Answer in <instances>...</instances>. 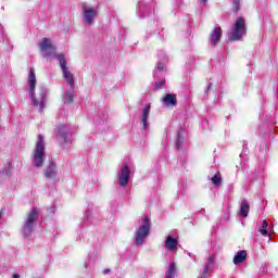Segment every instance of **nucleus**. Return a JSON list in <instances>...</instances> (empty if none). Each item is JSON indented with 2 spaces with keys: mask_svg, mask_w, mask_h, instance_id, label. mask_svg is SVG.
I'll return each mask as SVG.
<instances>
[{
  "mask_svg": "<svg viewBox=\"0 0 278 278\" xmlns=\"http://www.w3.org/2000/svg\"><path fill=\"white\" fill-rule=\"evenodd\" d=\"M13 278H21V276L17 275V274H14V275H13Z\"/></svg>",
  "mask_w": 278,
  "mask_h": 278,
  "instance_id": "nucleus-27",
  "label": "nucleus"
},
{
  "mask_svg": "<svg viewBox=\"0 0 278 278\" xmlns=\"http://www.w3.org/2000/svg\"><path fill=\"white\" fill-rule=\"evenodd\" d=\"M58 174V165L55 163L50 162L49 166L45 168V176L47 179H54Z\"/></svg>",
  "mask_w": 278,
  "mask_h": 278,
  "instance_id": "nucleus-11",
  "label": "nucleus"
},
{
  "mask_svg": "<svg viewBox=\"0 0 278 278\" xmlns=\"http://www.w3.org/2000/svg\"><path fill=\"white\" fill-rule=\"evenodd\" d=\"M211 181H213L215 186H220L223 178H220V174H216L211 178Z\"/></svg>",
  "mask_w": 278,
  "mask_h": 278,
  "instance_id": "nucleus-22",
  "label": "nucleus"
},
{
  "mask_svg": "<svg viewBox=\"0 0 278 278\" xmlns=\"http://www.w3.org/2000/svg\"><path fill=\"white\" fill-rule=\"evenodd\" d=\"M175 273H177V265L175 263H170L167 273L165 274V278H174Z\"/></svg>",
  "mask_w": 278,
  "mask_h": 278,
  "instance_id": "nucleus-18",
  "label": "nucleus"
},
{
  "mask_svg": "<svg viewBox=\"0 0 278 278\" xmlns=\"http://www.w3.org/2000/svg\"><path fill=\"white\" fill-rule=\"evenodd\" d=\"M74 89L65 91V103H73L75 101V93L73 92Z\"/></svg>",
  "mask_w": 278,
  "mask_h": 278,
  "instance_id": "nucleus-19",
  "label": "nucleus"
},
{
  "mask_svg": "<svg viewBox=\"0 0 278 278\" xmlns=\"http://www.w3.org/2000/svg\"><path fill=\"white\" fill-rule=\"evenodd\" d=\"M151 113V104H147L146 108L142 111V117H141V123L143 125L142 129H149V114Z\"/></svg>",
  "mask_w": 278,
  "mask_h": 278,
  "instance_id": "nucleus-13",
  "label": "nucleus"
},
{
  "mask_svg": "<svg viewBox=\"0 0 278 278\" xmlns=\"http://www.w3.org/2000/svg\"><path fill=\"white\" fill-rule=\"evenodd\" d=\"M58 136L62 138L64 142H66V140L68 139V132L66 131V127H64V125L59 126Z\"/></svg>",
  "mask_w": 278,
  "mask_h": 278,
  "instance_id": "nucleus-17",
  "label": "nucleus"
},
{
  "mask_svg": "<svg viewBox=\"0 0 278 278\" xmlns=\"http://www.w3.org/2000/svg\"><path fill=\"white\" fill-rule=\"evenodd\" d=\"M203 273H204L203 277L207 278V273H210V266L206 265L204 267V271Z\"/></svg>",
  "mask_w": 278,
  "mask_h": 278,
  "instance_id": "nucleus-25",
  "label": "nucleus"
},
{
  "mask_svg": "<svg viewBox=\"0 0 278 278\" xmlns=\"http://www.w3.org/2000/svg\"><path fill=\"white\" fill-rule=\"evenodd\" d=\"M149 233H151V219H149V216H146L142 220V225L135 233V244L137 247H142V244H144V239Z\"/></svg>",
  "mask_w": 278,
  "mask_h": 278,
  "instance_id": "nucleus-3",
  "label": "nucleus"
},
{
  "mask_svg": "<svg viewBox=\"0 0 278 278\" xmlns=\"http://www.w3.org/2000/svg\"><path fill=\"white\" fill-rule=\"evenodd\" d=\"M3 217V211H0V220Z\"/></svg>",
  "mask_w": 278,
  "mask_h": 278,
  "instance_id": "nucleus-28",
  "label": "nucleus"
},
{
  "mask_svg": "<svg viewBox=\"0 0 278 278\" xmlns=\"http://www.w3.org/2000/svg\"><path fill=\"white\" fill-rule=\"evenodd\" d=\"M130 175H131V169H129V166L127 165V163H125L117 175L118 186H121L122 188H127V186H129Z\"/></svg>",
  "mask_w": 278,
  "mask_h": 278,
  "instance_id": "nucleus-7",
  "label": "nucleus"
},
{
  "mask_svg": "<svg viewBox=\"0 0 278 278\" xmlns=\"http://www.w3.org/2000/svg\"><path fill=\"white\" fill-rule=\"evenodd\" d=\"M233 12H239L240 10V0H233Z\"/></svg>",
  "mask_w": 278,
  "mask_h": 278,
  "instance_id": "nucleus-23",
  "label": "nucleus"
},
{
  "mask_svg": "<svg viewBox=\"0 0 278 278\" xmlns=\"http://www.w3.org/2000/svg\"><path fill=\"white\" fill-rule=\"evenodd\" d=\"M184 144V138L181 137V132H177V138L175 142L176 151H180Z\"/></svg>",
  "mask_w": 278,
  "mask_h": 278,
  "instance_id": "nucleus-20",
  "label": "nucleus"
},
{
  "mask_svg": "<svg viewBox=\"0 0 278 278\" xmlns=\"http://www.w3.org/2000/svg\"><path fill=\"white\" fill-rule=\"evenodd\" d=\"M244 260H247V251L241 250L235 255L232 262H233V264H242V262H244Z\"/></svg>",
  "mask_w": 278,
  "mask_h": 278,
  "instance_id": "nucleus-16",
  "label": "nucleus"
},
{
  "mask_svg": "<svg viewBox=\"0 0 278 278\" xmlns=\"http://www.w3.org/2000/svg\"><path fill=\"white\" fill-rule=\"evenodd\" d=\"M202 278H205V276H203Z\"/></svg>",
  "mask_w": 278,
  "mask_h": 278,
  "instance_id": "nucleus-32",
  "label": "nucleus"
},
{
  "mask_svg": "<svg viewBox=\"0 0 278 278\" xmlns=\"http://www.w3.org/2000/svg\"><path fill=\"white\" fill-rule=\"evenodd\" d=\"M28 81L30 86L29 94L31 99V106L37 108L39 112H42L47 105V89L40 87L36 93V72H34V67H30Z\"/></svg>",
  "mask_w": 278,
  "mask_h": 278,
  "instance_id": "nucleus-1",
  "label": "nucleus"
},
{
  "mask_svg": "<svg viewBox=\"0 0 278 278\" xmlns=\"http://www.w3.org/2000/svg\"><path fill=\"white\" fill-rule=\"evenodd\" d=\"M39 48H40V51H43V52L50 51L47 53V55H51V53H55V49H56L55 46H53L47 37H45L42 41L39 43Z\"/></svg>",
  "mask_w": 278,
  "mask_h": 278,
  "instance_id": "nucleus-9",
  "label": "nucleus"
},
{
  "mask_svg": "<svg viewBox=\"0 0 278 278\" xmlns=\"http://www.w3.org/2000/svg\"><path fill=\"white\" fill-rule=\"evenodd\" d=\"M203 1V3H207V0H202Z\"/></svg>",
  "mask_w": 278,
  "mask_h": 278,
  "instance_id": "nucleus-31",
  "label": "nucleus"
},
{
  "mask_svg": "<svg viewBox=\"0 0 278 278\" xmlns=\"http://www.w3.org/2000/svg\"><path fill=\"white\" fill-rule=\"evenodd\" d=\"M157 68L159 71H164V65H162V63H159Z\"/></svg>",
  "mask_w": 278,
  "mask_h": 278,
  "instance_id": "nucleus-26",
  "label": "nucleus"
},
{
  "mask_svg": "<svg viewBox=\"0 0 278 278\" xmlns=\"http://www.w3.org/2000/svg\"><path fill=\"white\" fill-rule=\"evenodd\" d=\"M83 18L88 25H92L94 16H97V9L88 8L87 5L83 7Z\"/></svg>",
  "mask_w": 278,
  "mask_h": 278,
  "instance_id": "nucleus-8",
  "label": "nucleus"
},
{
  "mask_svg": "<svg viewBox=\"0 0 278 278\" xmlns=\"http://www.w3.org/2000/svg\"><path fill=\"white\" fill-rule=\"evenodd\" d=\"M258 232L262 233V236L268 235V222L266 219L263 220L262 227L258 228Z\"/></svg>",
  "mask_w": 278,
  "mask_h": 278,
  "instance_id": "nucleus-21",
  "label": "nucleus"
},
{
  "mask_svg": "<svg viewBox=\"0 0 278 278\" xmlns=\"http://www.w3.org/2000/svg\"><path fill=\"white\" fill-rule=\"evenodd\" d=\"M211 88H212V84L208 85L207 90H211Z\"/></svg>",
  "mask_w": 278,
  "mask_h": 278,
  "instance_id": "nucleus-30",
  "label": "nucleus"
},
{
  "mask_svg": "<svg viewBox=\"0 0 278 278\" xmlns=\"http://www.w3.org/2000/svg\"><path fill=\"white\" fill-rule=\"evenodd\" d=\"M108 273H110V269H105L104 270V274L108 275Z\"/></svg>",
  "mask_w": 278,
  "mask_h": 278,
  "instance_id": "nucleus-29",
  "label": "nucleus"
},
{
  "mask_svg": "<svg viewBox=\"0 0 278 278\" xmlns=\"http://www.w3.org/2000/svg\"><path fill=\"white\" fill-rule=\"evenodd\" d=\"M242 36H247V21L244 17L240 16L236 20L232 31L228 36L229 42H237L238 40H242Z\"/></svg>",
  "mask_w": 278,
  "mask_h": 278,
  "instance_id": "nucleus-2",
  "label": "nucleus"
},
{
  "mask_svg": "<svg viewBox=\"0 0 278 278\" xmlns=\"http://www.w3.org/2000/svg\"><path fill=\"white\" fill-rule=\"evenodd\" d=\"M38 138L39 140L33 153V162L34 166L42 168V164H45V140L42 139V135H39Z\"/></svg>",
  "mask_w": 278,
  "mask_h": 278,
  "instance_id": "nucleus-5",
  "label": "nucleus"
},
{
  "mask_svg": "<svg viewBox=\"0 0 278 278\" xmlns=\"http://www.w3.org/2000/svg\"><path fill=\"white\" fill-rule=\"evenodd\" d=\"M54 58L59 60V64L63 71V75L67 81V84L71 85L72 90H75V78L73 77V74L68 72L67 63H66V55L64 53L54 54Z\"/></svg>",
  "mask_w": 278,
  "mask_h": 278,
  "instance_id": "nucleus-6",
  "label": "nucleus"
},
{
  "mask_svg": "<svg viewBox=\"0 0 278 278\" xmlns=\"http://www.w3.org/2000/svg\"><path fill=\"white\" fill-rule=\"evenodd\" d=\"M163 105H167L170 108L177 106V94L175 93H167L163 98Z\"/></svg>",
  "mask_w": 278,
  "mask_h": 278,
  "instance_id": "nucleus-12",
  "label": "nucleus"
},
{
  "mask_svg": "<svg viewBox=\"0 0 278 278\" xmlns=\"http://www.w3.org/2000/svg\"><path fill=\"white\" fill-rule=\"evenodd\" d=\"M179 244V242L177 241V239L168 236L165 240V249H167V251H177V245Z\"/></svg>",
  "mask_w": 278,
  "mask_h": 278,
  "instance_id": "nucleus-14",
  "label": "nucleus"
},
{
  "mask_svg": "<svg viewBox=\"0 0 278 278\" xmlns=\"http://www.w3.org/2000/svg\"><path fill=\"white\" fill-rule=\"evenodd\" d=\"M36 223H38V208L33 207L26 214V219L23 224V233L25 237L31 236V233L34 232V227H36Z\"/></svg>",
  "mask_w": 278,
  "mask_h": 278,
  "instance_id": "nucleus-4",
  "label": "nucleus"
},
{
  "mask_svg": "<svg viewBox=\"0 0 278 278\" xmlns=\"http://www.w3.org/2000/svg\"><path fill=\"white\" fill-rule=\"evenodd\" d=\"M222 37H223V28L220 27L213 28L210 35L212 47H216V45H218V41L220 40Z\"/></svg>",
  "mask_w": 278,
  "mask_h": 278,
  "instance_id": "nucleus-10",
  "label": "nucleus"
},
{
  "mask_svg": "<svg viewBox=\"0 0 278 278\" xmlns=\"http://www.w3.org/2000/svg\"><path fill=\"white\" fill-rule=\"evenodd\" d=\"M155 86H156V90H161V88L164 87V80L156 83Z\"/></svg>",
  "mask_w": 278,
  "mask_h": 278,
  "instance_id": "nucleus-24",
  "label": "nucleus"
},
{
  "mask_svg": "<svg viewBox=\"0 0 278 278\" xmlns=\"http://www.w3.org/2000/svg\"><path fill=\"white\" fill-rule=\"evenodd\" d=\"M249 212H251V206L249 205V202L242 201L240 204V216H242V218H247V216H249Z\"/></svg>",
  "mask_w": 278,
  "mask_h": 278,
  "instance_id": "nucleus-15",
  "label": "nucleus"
}]
</instances>
